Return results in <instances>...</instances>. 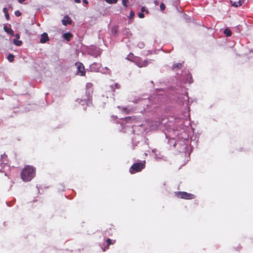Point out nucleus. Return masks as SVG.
Segmentation results:
<instances>
[{
  "mask_svg": "<svg viewBox=\"0 0 253 253\" xmlns=\"http://www.w3.org/2000/svg\"><path fill=\"white\" fill-rule=\"evenodd\" d=\"M36 169L32 166L27 165L21 172V178L25 182L31 181L36 175Z\"/></svg>",
  "mask_w": 253,
  "mask_h": 253,
  "instance_id": "1",
  "label": "nucleus"
},
{
  "mask_svg": "<svg viewBox=\"0 0 253 253\" xmlns=\"http://www.w3.org/2000/svg\"><path fill=\"white\" fill-rule=\"evenodd\" d=\"M145 162L144 163L139 162L133 164L130 168L129 171L130 173L133 174L141 171L145 168Z\"/></svg>",
  "mask_w": 253,
  "mask_h": 253,
  "instance_id": "2",
  "label": "nucleus"
},
{
  "mask_svg": "<svg viewBox=\"0 0 253 253\" xmlns=\"http://www.w3.org/2000/svg\"><path fill=\"white\" fill-rule=\"evenodd\" d=\"M177 196L179 198L187 200L192 199L195 198V196L193 194L185 192H178L177 193Z\"/></svg>",
  "mask_w": 253,
  "mask_h": 253,
  "instance_id": "3",
  "label": "nucleus"
},
{
  "mask_svg": "<svg viewBox=\"0 0 253 253\" xmlns=\"http://www.w3.org/2000/svg\"><path fill=\"white\" fill-rule=\"evenodd\" d=\"M76 65L77 66L78 74L81 76H84L85 71L84 65L81 62H78L76 63Z\"/></svg>",
  "mask_w": 253,
  "mask_h": 253,
  "instance_id": "4",
  "label": "nucleus"
},
{
  "mask_svg": "<svg viewBox=\"0 0 253 253\" xmlns=\"http://www.w3.org/2000/svg\"><path fill=\"white\" fill-rule=\"evenodd\" d=\"M244 0H230V2L232 6L235 7L240 6Z\"/></svg>",
  "mask_w": 253,
  "mask_h": 253,
  "instance_id": "5",
  "label": "nucleus"
},
{
  "mask_svg": "<svg viewBox=\"0 0 253 253\" xmlns=\"http://www.w3.org/2000/svg\"><path fill=\"white\" fill-rule=\"evenodd\" d=\"M72 22V19L68 16H65L64 19L62 20V23L64 26H66L67 24H71Z\"/></svg>",
  "mask_w": 253,
  "mask_h": 253,
  "instance_id": "6",
  "label": "nucleus"
},
{
  "mask_svg": "<svg viewBox=\"0 0 253 253\" xmlns=\"http://www.w3.org/2000/svg\"><path fill=\"white\" fill-rule=\"evenodd\" d=\"M49 40L48 36L47 33H43L41 35L40 42L42 43H45Z\"/></svg>",
  "mask_w": 253,
  "mask_h": 253,
  "instance_id": "7",
  "label": "nucleus"
},
{
  "mask_svg": "<svg viewBox=\"0 0 253 253\" xmlns=\"http://www.w3.org/2000/svg\"><path fill=\"white\" fill-rule=\"evenodd\" d=\"M136 65L139 67H145L147 65L148 62L146 60H140V59H137V61H135Z\"/></svg>",
  "mask_w": 253,
  "mask_h": 253,
  "instance_id": "8",
  "label": "nucleus"
},
{
  "mask_svg": "<svg viewBox=\"0 0 253 253\" xmlns=\"http://www.w3.org/2000/svg\"><path fill=\"white\" fill-rule=\"evenodd\" d=\"M73 37V34L70 32L64 33L63 35V38L67 42L70 41Z\"/></svg>",
  "mask_w": 253,
  "mask_h": 253,
  "instance_id": "9",
  "label": "nucleus"
},
{
  "mask_svg": "<svg viewBox=\"0 0 253 253\" xmlns=\"http://www.w3.org/2000/svg\"><path fill=\"white\" fill-rule=\"evenodd\" d=\"M90 68L91 71L97 72L100 68V66L98 63L94 62L90 65Z\"/></svg>",
  "mask_w": 253,
  "mask_h": 253,
  "instance_id": "10",
  "label": "nucleus"
},
{
  "mask_svg": "<svg viewBox=\"0 0 253 253\" xmlns=\"http://www.w3.org/2000/svg\"><path fill=\"white\" fill-rule=\"evenodd\" d=\"M115 243V240H114L113 241V242H112V241L109 239V238H108L107 240H106V244H107V245L105 247L104 249H103V252H105L106 251V250H108L109 249V247L110 245L111 244H113Z\"/></svg>",
  "mask_w": 253,
  "mask_h": 253,
  "instance_id": "11",
  "label": "nucleus"
},
{
  "mask_svg": "<svg viewBox=\"0 0 253 253\" xmlns=\"http://www.w3.org/2000/svg\"><path fill=\"white\" fill-rule=\"evenodd\" d=\"M4 30L7 33L10 34L11 36H14V31L12 29L8 28L7 26H5L4 27Z\"/></svg>",
  "mask_w": 253,
  "mask_h": 253,
  "instance_id": "12",
  "label": "nucleus"
},
{
  "mask_svg": "<svg viewBox=\"0 0 253 253\" xmlns=\"http://www.w3.org/2000/svg\"><path fill=\"white\" fill-rule=\"evenodd\" d=\"M182 66H183V63H178L174 64L172 66V69L176 70V69H180L182 67Z\"/></svg>",
  "mask_w": 253,
  "mask_h": 253,
  "instance_id": "13",
  "label": "nucleus"
},
{
  "mask_svg": "<svg viewBox=\"0 0 253 253\" xmlns=\"http://www.w3.org/2000/svg\"><path fill=\"white\" fill-rule=\"evenodd\" d=\"M118 32V27L117 26L113 27L111 29V33L114 36H116Z\"/></svg>",
  "mask_w": 253,
  "mask_h": 253,
  "instance_id": "14",
  "label": "nucleus"
},
{
  "mask_svg": "<svg viewBox=\"0 0 253 253\" xmlns=\"http://www.w3.org/2000/svg\"><path fill=\"white\" fill-rule=\"evenodd\" d=\"M3 13L5 14V16L6 20H8L10 19L9 15L8 13V10L6 7H4L2 10Z\"/></svg>",
  "mask_w": 253,
  "mask_h": 253,
  "instance_id": "15",
  "label": "nucleus"
},
{
  "mask_svg": "<svg viewBox=\"0 0 253 253\" xmlns=\"http://www.w3.org/2000/svg\"><path fill=\"white\" fill-rule=\"evenodd\" d=\"M13 43L15 45L17 46H20L22 43V42L21 41L18 40V39H14Z\"/></svg>",
  "mask_w": 253,
  "mask_h": 253,
  "instance_id": "16",
  "label": "nucleus"
},
{
  "mask_svg": "<svg viewBox=\"0 0 253 253\" xmlns=\"http://www.w3.org/2000/svg\"><path fill=\"white\" fill-rule=\"evenodd\" d=\"M134 56L133 54L132 53H129V54L126 57V59L130 61H133L134 59Z\"/></svg>",
  "mask_w": 253,
  "mask_h": 253,
  "instance_id": "17",
  "label": "nucleus"
},
{
  "mask_svg": "<svg viewBox=\"0 0 253 253\" xmlns=\"http://www.w3.org/2000/svg\"><path fill=\"white\" fill-rule=\"evenodd\" d=\"M224 34L226 35L227 37H230L231 34V31L229 29H225L224 31Z\"/></svg>",
  "mask_w": 253,
  "mask_h": 253,
  "instance_id": "18",
  "label": "nucleus"
},
{
  "mask_svg": "<svg viewBox=\"0 0 253 253\" xmlns=\"http://www.w3.org/2000/svg\"><path fill=\"white\" fill-rule=\"evenodd\" d=\"M7 59L10 62H12L14 61V56L12 54H9L8 56H7Z\"/></svg>",
  "mask_w": 253,
  "mask_h": 253,
  "instance_id": "19",
  "label": "nucleus"
},
{
  "mask_svg": "<svg viewBox=\"0 0 253 253\" xmlns=\"http://www.w3.org/2000/svg\"><path fill=\"white\" fill-rule=\"evenodd\" d=\"M133 120H134V118L132 117H127L125 118V120L127 123H131Z\"/></svg>",
  "mask_w": 253,
  "mask_h": 253,
  "instance_id": "20",
  "label": "nucleus"
},
{
  "mask_svg": "<svg viewBox=\"0 0 253 253\" xmlns=\"http://www.w3.org/2000/svg\"><path fill=\"white\" fill-rule=\"evenodd\" d=\"M128 2H129L128 0H122V4L125 7L127 6V4Z\"/></svg>",
  "mask_w": 253,
  "mask_h": 253,
  "instance_id": "21",
  "label": "nucleus"
},
{
  "mask_svg": "<svg viewBox=\"0 0 253 253\" xmlns=\"http://www.w3.org/2000/svg\"><path fill=\"white\" fill-rule=\"evenodd\" d=\"M106 1L109 3H116L117 2V0H106Z\"/></svg>",
  "mask_w": 253,
  "mask_h": 253,
  "instance_id": "22",
  "label": "nucleus"
},
{
  "mask_svg": "<svg viewBox=\"0 0 253 253\" xmlns=\"http://www.w3.org/2000/svg\"><path fill=\"white\" fill-rule=\"evenodd\" d=\"M14 13L17 17H19L21 15V12L19 10L15 11Z\"/></svg>",
  "mask_w": 253,
  "mask_h": 253,
  "instance_id": "23",
  "label": "nucleus"
},
{
  "mask_svg": "<svg viewBox=\"0 0 253 253\" xmlns=\"http://www.w3.org/2000/svg\"><path fill=\"white\" fill-rule=\"evenodd\" d=\"M135 16V13L133 11L131 10L129 13V18H132Z\"/></svg>",
  "mask_w": 253,
  "mask_h": 253,
  "instance_id": "24",
  "label": "nucleus"
},
{
  "mask_svg": "<svg viewBox=\"0 0 253 253\" xmlns=\"http://www.w3.org/2000/svg\"><path fill=\"white\" fill-rule=\"evenodd\" d=\"M166 8L165 5L164 3H161L160 4L161 10H164Z\"/></svg>",
  "mask_w": 253,
  "mask_h": 253,
  "instance_id": "25",
  "label": "nucleus"
},
{
  "mask_svg": "<svg viewBox=\"0 0 253 253\" xmlns=\"http://www.w3.org/2000/svg\"><path fill=\"white\" fill-rule=\"evenodd\" d=\"M114 86L115 87V88L119 89L121 87L120 84H119L118 83H115L114 84Z\"/></svg>",
  "mask_w": 253,
  "mask_h": 253,
  "instance_id": "26",
  "label": "nucleus"
},
{
  "mask_svg": "<svg viewBox=\"0 0 253 253\" xmlns=\"http://www.w3.org/2000/svg\"><path fill=\"white\" fill-rule=\"evenodd\" d=\"M138 17L140 18H142L144 17V14L142 12V13H139L138 14Z\"/></svg>",
  "mask_w": 253,
  "mask_h": 253,
  "instance_id": "27",
  "label": "nucleus"
},
{
  "mask_svg": "<svg viewBox=\"0 0 253 253\" xmlns=\"http://www.w3.org/2000/svg\"><path fill=\"white\" fill-rule=\"evenodd\" d=\"M15 36L16 38V39H19L20 38V35L18 34H16Z\"/></svg>",
  "mask_w": 253,
  "mask_h": 253,
  "instance_id": "28",
  "label": "nucleus"
},
{
  "mask_svg": "<svg viewBox=\"0 0 253 253\" xmlns=\"http://www.w3.org/2000/svg\"><path fill=\"white\" fill-rule=\"evenodd\" d=\"M83 1L84 3L86 4H87L88 3V1L86 0H83Z\"/></svg>",
  "mask_w": 253,
  "mask_h": 253,
  "instance_id": "29",
  "label": "nucleus"
},
{
  "mask_svg": "<svg viewBox=\"0 0 253 253\" xmlns=\"http://www.w3.org/2000/svg\"><path fill=\"white\" fill-rule=\"evenodd\" d=\"M18 2L20 3H23L25 0H18Z\"/></svg>",
  "mask_w": 253,
  "mask_h": 253,
  "instance_id": "30",
  "label": "nucleus"
},
{
  "mask_svg": "<svg viewBox=\"0 0 253 253\" xmlns=\"http://www.w3.org/2000/svg\"><path fill=\"white\" fill-rule=\"evenodd\" d=\"M75 2L76 3H80L81 0H74Z\"/></svg>",
  "mask_w": 253,
  "mask_h": 253,
  "instance_id": "31",
  "label": "nucleus"
},
{
  "mask_svg": "<svg viewBox=\"0 0 253 253\" xmlns=\"http://www.w3.org/2000/svg\"><path fill=\"white\" fill-rule=\"evenodd\" d=\"M141 11H142V12H144V11H145V7H142L141 8Z\"/></svg>",
  "mask_w": 253,
  "mask_h": 253,
  "instance_id": "32",
  "label": "nucleus"
},
{
  "mask_svg": "<svg viewBox=\"0 0 253 253\" xmlns=\"http://www.w3.org/2000/svg\"><path fill=\"white\" fill-rule=\"evenodd\" d=\"M111 87L112 88L113 91L114 92H115V88H114V85H111Z\"/></svg>",
  "mask_w": 253,
  "mask_h": 253,
  "instance_id": "33",
  "label": "nucleus"
},
{
  "mask_svg": "<svg viewBox=\"0 0 253 253\" xmlns=\"http://www.w3.org/2000/svg\"><path fill=\"white\" fill-rule=\"evenodd\" d=\"M155 3L156 5H157L158 3V2L157 1V0H155Z\"/></svg>",
  "mask_w": 253,
  "mask_h": 253,
  "instance_id": "34",
  "label": "nucleus"
}]
</instances>
